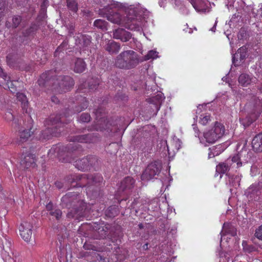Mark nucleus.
Returning a JSON list of instances; mask_svg holds the SVG:
<instances>
[{"label":"nucleus","mask_w":262,"mask_h":262,"mask_svg":"<svg viewBox=\"0 0 262 262\" xmlns=\"http://www.w3.org/2000/svg\"><path fill=\"white\" fill-rule=\"evenodd\" d=\"M138 9L134 6L126 7L125 4L112 0L102 9L99 10V14L113 24L122 26L134 31H140L143 23L137 13Z\"/></svg>","instance_id":"nucleus-1"},{"label":"nucleus","mask_w":262,"mask_h":262,"mask_svg":"<svg viewBox=\"0 0 262 262\" xmlns=\"http://www.w3.org/2000/svg\"><path fill=\"white\" fill-rule=\"evenodd\" d=\"M142 61L135 52L127 50L122 52L116 57L115 65L120 69H130Z\"/></svg>","instance_id":"nucleus-2"},{"label":"nucleus","mask_w":262,"mask_h":262,"mask_svg":"<svg viewBox=\"0 0 262 262\" xmlns=\"http://www.w3.org/2000/svg\"><path fill=\"white\" fill-rule=\"evenodd\" d=\"M249 159L248 152L246 150H242L231 159H228L226 162L217 165L216 167V172L224 174L229 170L230 167L235 168L241 167L243 164L248 162Z\"/></svg>","instance_id":"nucleus-3"},{"label":"nucleus","mask_w":262,"mask_h":262,"mask_svg":"<svg viewBox=\"0 0 262 262\" xmlns=\"http://www.w3.org/2000/svg\"><path fill=\"white\" fill-rule=\"evenodd\" d=\"M225 132L223 124L216 122L213 126L204 132L203 137L200 138V143L205 146H207V143H214L224 135Z\"/></svg>","instance_id":"nucleus-4"},{"label":"nucleus","mask_w":262,"mask_h":262,"mask_svg":"<svg viewBox=\"0 0 262 262\" xmlns=\"http://www.w3.org/2000/svg\"><path fill=\"white\" fill-rule=\"evenodd\" d=\"M250 109L248 116L245 118L240 120L241 123L245 127L250 125L260 116L262 112L261 102L258 100L255 105H250Z\"/></svg>","instance_id":"nucleus-5"},{"label":"nucleus","mask_w":262,"mask_h":262,"mask_svg":"<svg viewBox=\"0 0 262 262\" xmlns=\"http://www.w3.org/2000/svg\"><path fill=\"white\" fill-rule=\"evenodd\" d=\"M221 247L222 249L225 248L227 244V241L224 242L225 239H227L229 236H234L236 234V230L229 223H224L223 226L222 230L221 232Z\"/></svg>","instance_id":"nucleus-6"},{"label":"nucleus","mask_w":262,"mask_h":262,"mask_svg":"<svg viewBox=\"0 0 262 262\" xmlns=\"http://www.w3.org/2000/svg\"><path fill=\"white\" fill-rule=\"evenodd\" d=\"M161 165L155 162L149 164L143 173L141 178L143 180H149L160 172Z\"/></svg>","instance_id":"nucleus-7"},{"label":"nucleus","mask_w":262,"mask_h":262,"mask_svg":"<svg viewBox=\"0 0 262 262\" xmlns=\"http://www.w3.org/2000/svg\"><path fill=\"white\" fill-rule=\"evenodd\" d=\"M32 228V224L27 221L23 222L19 226L20 235L22 238L27 242H29L31 238Z\"/></svg>","instance_id":"nucleus-8"},{"label":"nucleus","mask_w":262,"mask_h":262,"mask_svg":"<svg viewBox=\"0 0 262 262\" xmlns=\"http://www.w3.org/2000/svg\"><path fill=\"white\" fill-rule=\"evenodd\" d=\"M113 36L115 39L126 42L131 38L132 34L123 29L118 28L113 31Z\"/></svg>","instance_id":"nucleus-9"},{"label":"nucleus","mask_w":262,"mask_h":262,"mask_svg":"<svg viewBox=\"0 0 262 262\" xmlns=\"http://www.w3.org/2000/svg\"><path fill=\"white\" fill-rule=\"evenodd\" d=\"M256 81L257 79L255 77L245 73L242 74L238 77L239 83L243 86H247Z\"/></svg>","instance_id":"nucleus-10"},{"label":"nucleus","mask_w":262,"mask_h":262,"mask_svg":"<svg viewBox=\"0 0 262 262\" xmlns=\"http://www.w3.org/2000/svg\"><path fill=\"white\" fill-rule=\"evenodd\" d=\"M194 9L199 12H205L207 10V1L206 0H190Z\"/></svg>","instance_id":"nucleus-11"},{"label":"nucleus","mask_w":262,"mask_h":262,"mask_svg":"<svg viewBox=\"0 0 262 262\" xmlns=\"http://www.w3.org/2000/svg\"><path fill=\"white\" fill-rule=\"evenodd\" d=\"M164 99L165 97L162 92H159L156 96L150 98L149 101L154 105L157 112L160 110V105Z\"/></svg>","instance_id":"nucleus-12"},{"label":"nucleus","mask_w":262,"mask_h":262,"mask_svg":"<svg viewBox=\"0 0 262 262\" xmlns=\"http://www.w3.org/2000/svg\"><path fill=\"white\" fill-rule=\"evenodd\" d=\"M20 163L24 168H28L31 166H34L35 164V157L34 155L30 154L24 156Z\"/></svg>","instance_id":"nucleus-13"},{"label":"nucleus","mask_w":262,"mask_h":262,"mask_svg":"<svg viewBox=\"0 0 262 262\" xmlns=\"http://www.w3.org/2000/svg\"><path fill=\"white\" fill-rule=\"evenodd\" d=\"M247 55V48L245 47L240 48L237 53L233 55L232 56V62L235 66L237 65L236 61L239 58L240 61H242L246 57Z\"/></svg>","instance_id":"nucleus-14"},{"label":"nucleus","mask_w":262,"mask_h":262,"mask_svg":"<svg viewBox=\"0 0 262 262\" xmlns=\"http://www.w3.org/2000/svg\"><path fill=\"white\" fill-rule=\"evenodd\" d=\"M120 43L113 40H109L105 46V50L111 54L118 53L120 50Z\"/></svg>","instance_id":"nucleus-15"},{"label":"nucleus","mask_w":262,"mask_h":262,"mask_svg":"<svg viewBox=\"0 0 262 262\" xmlns=\"http://www.w3.org/2000/svg\"><path fill=\"white\" fill-rule=\"evenodd\" d=\"M252 146L256 151H262V133L256 135L252 140Z\"/></svg>","instance_id":"nucleus-16"},{"label":"nucleus","mask_w":262,"mask_h":262,"mask_svg":"<svg viewBox=\"0 0 262 262\" xmlns=\"http://www.w3.org/2000/svg\"><path fill=\"white\" fill-rule=\"evenodd\" d=\"M75 167L80 170H86L89 169L90 161L88 158H83L75 162Z\"/></svg>","instance_id":"nucleus-17"},{"label":"nucleus","mask_w":262,"mask_h":262,"mask_svg":"<svg viewBox=\"0 0 262 262\" xmlns=\"http://www.w3.org/2000/svg\"><path fill=\"white\" fill-rule=\"evenodd\" d=\"M4 78L6 79V80L2 79L0 80L1 85L5 89H9L12 92L15 91V86L13 82L10 80V77L6 75V78L4 77Z\"/></svg>","instance_id":"nucleus-18"},{"label":"nucleus","mask_w":262,"mask_h":262,"mask_svg":"<svg viewBox=\"0 0 262 262\" xmlns=\"http://www.w3.org/2000/svg\"><path fill=\"white\" fill-rule=\"evenodd\" d=\"M208 158H211L215 156H217L224 151V148L222 145H217L213 146L209 149Z\"/></svg>","instance_id":"nucleus-19"},{"label":"nucleus","mask_w":262,"mask_h":262,"mask_svg":"<svg viewBox=\"0 0 262 262\" xmlns=\"http://www.w3.org/2000/svg\"><path fill=\"white\" fill-rule=\"evenodd\" d=\"M85 67L86 65L84 61L82 59L78 58L75 62L74 70L75 72L81 73L84 71Z\"/></svg>","instance_id":"nucleus-20"},{"label":"nucleus","mask_w":262,"mask_h":262,"mask_svg":"<svg viewBox=\"0 0 262 262\" xmlns=\"http://www.w3.org/2000/svg\"><path fill=\"white\" fill-rule=\"evenodd\" d=\"M134 180L129 177L125 178L121 184V189L124 190L125 189H130L134 184Z\"/></svg>","instance_id":"nucleus-21"},{"label":"nucleus","mask_w":262,"mask_h":262,"mask_svg":"<svg viewBox=\"0 0 262 262\" xmlns=\"http://www.w3.org/2000/svg\"><path fill=\"white\" fill-rule=\"evenodd\" d=\"M94 26L102 31H106L107 30L108 23L104 20L98 19L94 22Z\"/></svg>","instance_id":"nucleus-22"},{"label":"nucleus","mask_w":262,"mask_h":262,"mask_svg":"<svg viewBox=\"0 0 262 262\" xmlns=\"http://www.w3.org/2000/svg\"><path fill=\"white\" fill-rule=\"evenodd\" d=\"M16 96L18 101L21 102L23 109H27L28 104V101L26 96L24 94L21 93H17Z\"/></svg>","instance_id":"nucleus-23"},{"label":"nucleus","mask_w":262,"mask_h":262,"mask_svg":"<svg viewBox=\"0 0 262 262\" xmlns=\"http://www.w3.org/2000/svg\"><path fill=\"white\" fill-rule=\"evenodd\" d=\"M211 121V117L209 113H204L199 116V123L203 125H206Z\"/></svg>","instance_id":"nucleus-24"},{"label":"nucleus","mask_w":262,"mask_h":262,"mask_svg":"<svg viewBox=\"0 0 262 262\" xmlns=\"http://www.w3.org/2000/svg\"><path fill=\"white\" fill-rule=\"evenodd\" d=\"M159 53L156 50H150L148 51L147 55L144 56V60H148L149 59H155L159 57Z\"/></svg>","instance_id":"nucleus-25"},{"label":"nucleus","mask_w":262,"mask_h":262,"mask_svg":"<svg viewBox=\"0 0 262 262\" xmlns=\"http://www.w3.org/2000/svg\"><path fill=\"white\" fill-rule=\"evenodd\" d=\"M233 255V252L229 251L226 253H221L220 254V262H229V258Z\"/></svg>","instance_id":"nucleus-26"},{"label":"nucleus","mask_w":262,"mask_h":262,"mask_svg":"<svg viewBox=\"0 0 262 262\" xmlns=\"http://www.w3.org/2000/svg\"><path fill=\"white\" fill-rule=\"evenodd\" d=\"M67 6L74 12H76L78 9L77 4L75 0H67Z\"/></svg>","instance_id":"nucleus-27"},{"label":"nucleus","mask_w":262,"mask_h":262,"mask_svg":"<svg viewBox=\"0 0 262 262\" xmlns=\"http://www.w3.org/2000/svg\"><path fill=\"white\" fill-rule=\"evenodd\" d=\"M21 17L19 16H15L12 18V27H17L21 21Z\"/></svg>","instance_id":"nucleus-28"},{"label":"nucleus","mask_w":262,"mask_h":262,"mask_svg":"<svg viewBox=\"0 0 262 262\" xmlns=\"http://www.w3.org/2000/svg\"><path fill=\"white\" fill-rule=\"evenodd\" d=\"M91 117L88 114H82L80 117V121L83 122H88L90 121Z\"/></svg>","instance_id":"nucleus-29"},{"label":"nucleus","mask_w":262,"mask_h":262,"mask_svg":"<svg viewBox=\"0 0 262 262\" xmlns=\"http://www.w3.org/2000/svg\"><path fill=\"white\" fill-rule=\"evenodd\" d=\"M51 215L55 216L57 220H58L61 216L62 212L59 210L57 209L55 211H52L50 212Z\"/></svg>","instance_id":"nucleus-30"},{"label":"nucleus","mask_w":262,"mask_h":262,"mask_svg":"<svg viewBox=\"0 0 262 262\" xmlns=\"http://www.w3.org/2000/svg\"><path fill=\"white\" fill-rule=\"evenodd\" d=\"M31 136L30 130H25L20 133V137L23 139H27Z\"/></svg>","instance_id":"nucleus-31"},{"label":"nucleus","mask_w":262,"mask_h":262,"mask_svg":"<svg viewBox=\"0 0 262 262\" xmlns=\"http://www.w3.org/2000/svg\"><path fill=\"white\" fill-rule=\"evenodd\" d=\"M255 236L259 239L262 240V225L255 230Z\"/></svg>","instance_id":"nucleus-32"},{"label":"nucleus","mask_w":262,"mask_h":262,"mask_svg":"<svg viewBox=\"0 0 262 262\" xmlns=\"http://www.w3.org/2000/svg\"><path fill=\"white\" fill-rule=\"evenodd\" d=\"M242 246L243 247V250L245 252H250L252 251L253 248L248 246L246 241H243L242 243Z\"/></svg>","instance_id":"nucleus-33"},{"label":"nucleus","mask_w":262,"mask_h":262,"mask_svg":"<svg viewBox=\"0 0 262 262\" xmlns=\"http://www.w3.org/2000/svg\"><path fill=\"white\" fill-rule=\"evenodd\" d=\"M5 119L7 121H11L13 119V115L11 111H8L5 114Z\"/></svg>","instance_id":"nucleus-34"},{"label":"nucleus","mask_w":262,"mask_h":262,"mask_svg":"<svg viewBox=\"0 0 262 262\" xmlns=\"http://www.w3.org/2000/svg\"><path fill=\"white\" fill-rule=\"evenodd\" d=\"M102 122H103V123L105 124V125L106 126V128L103 126H102V127L97 126L96 127V129L97 130H102L103 129H105L107 128L108 121L106 119H103V120L101 121V122L99 124H101Z\"/></svg>","instance_id":"nucleus-35"},{"label":"nucleus","mask_w":262,"mask_h":262,"mask_svg":"<svg viewBox=\"0 0 262 262\" xmlns=\"http://www.w3.org/2000/svg\"><path fill=\"white\" fill-rule=\"evenodd\" d=\"M5 8V0H0V17L2 16V13L3 12Z\"/></svg>","instance_id":"nucleus-36"},{"label":"nucleus","mask_w":262,"mask_h":262,"mask_svg":"<svg viewBox=\"0 0 262 262\" xmlns=\"http://www.w3.org/2000/svg\"><path fill=\"white\" fill-rule=\"evenodd\" d=\"M192 127H193V130L195 132V136L198 137L200 138V137L199 136V131L198 129V127H197L196 124H192Z\"/></svg>","instance_id":"nucleus-37"},{"label":"nucleus","mask_w":262,"mask_h":262,"mask_svg":"<svg viewBox=\"0 0 262 262\" xmlns=\"http://www.w3.org/2000/svg\"><path fill=\"white\" fill-rule=\"evenodd\" d=\"M4 77L6 78V74L3 72V69L0 66V78L4 80H6V79L4 78Z\"/></svg>","instance_id":"nucleus-38"},{"label":"nucleus","mask_w":262,"mask_h":262,"mask_svg":"<svg viewBox=\"0 0 262 262\" xmlns=\"http://www.w3.org/2000/svg\"><path fill=\"white\" fill-rule=\"evenodd\" d=\"M78 139H77V140L79 142H86L88 141L85 139V136H81V137H78Z\"/></svg>","instance_id":"nucleus-39"},{"label":"nucleus","mask_w":262,"mask_h":262,"mask_svg":"<svg viewBox=\"0 0 262 262\" xmlns=\"http://www.w3.org/2000/svg\"><path fill=\"white\" fill-rule=\"evenodd\" d=\"M69 194H67V195H64V196H63L61 199V201L63 203H66L68 201V200L69 199Z\"/></svg>","instance_id":"nucleus-40"},{"label":"nucleus","mask_w":262,"mask_h":262,"mask_svg":"<svg viewBox=\"0 0 262 262\" xmlns=\"http://www.w3.org/2000/svg\"><path fill=\"white\" fill-rule=\"evenodd\" d=\"M183 30L185 31L186 32H188V33H191L192 32V29L188 28V27L184 29Z\"/></svg>","instance_id":"nucleus-41"},{"label":"nucleus","mask_w":262,"mask_h":262,"mask_svg":"<svg viewBox=\"0 0 262 262\" xmlns=\"http://www.w3.org/2000/svg\"><path fill=\"white\" fill-rule=\"evenodd\" d=\"M217 20H215V24H214V26H213V27L212 28H211L210 29V31H212V32H215V31L216 25V24H217Z\"/></svg>","instance_id":"nucleus-42"},{"label":"nucleus","mask_w":262,"mask_h":262,"mask_svg":"<svg viewBox=\"0 0 262 262\" xmlns=\"http://www.w3.org/2000/svg\"><path fill=\"white\" fill-rule=\"evenodd\" d=\"M239 179L238 178H237V182L234 184H232V185L234 187H236L237 186H239Z\"/></svg>","instance_id":"nucleus-43"},{"label":"nucleus","mask_w":262,"mask_h":262,"mask_svg":"<svg viewBox=\"0 0 262 262\" xmlns=\"http://www.w3.org/2000/svg\"><path fill=\"white\" fill-rule=\"evenodd\" d=\"M102 180V177H99L98 178V181L96 180L95 179V178H92V181H93V182H96H96H100V181H101Z\"/></svg>","instance_id":"nucleus-44"},{"label":"nucleus","mask_w":262,"mask_h":262,"mask_svg":"<svg viewBox=\"0 0 262 262\" xmlns=\"http://www.w3.org/2000/svg\"><path fill=\"white\" fill-rule=\"evenodd\" d=\"M66 79H67V81L68 80H69L71 82V85H73V80L72 79H71L69 77H67Z\"/></svg>","instance_id":"nucleus-45"},{"label":"nucleus","mask_w":262,"mask_h":262,"mask_svg":"<svg viewBox=\"0 0 262 262\" xmlns=\"http://www.w3.org/2000/svg\"><path fill=\"white\" fill-rule=\"evenodd\" d=\"M52 101L55 102H58L57 99L55 97H52Z\"/></svg>","instance_id":"nucleus-46"},{"label":"nucleus","mask_w":262,"mask_h":262,"mask_svg":"<svg viewBox=\"0 0 262 262\" xmlns=\"http://www.w3.org/2000/svg\"><path fill=\"white\" fill-rule=\"evenodd\" d=\"M42 138L44 139H48L49 138V136L48 135H43Z\"/></svg>","instance_id":"nucleus-47"},{"label":"nucleus","mask_w":262,"mask_h":262,"mask_svg":"<svg viewBox=\"0 0 262 262\" xmlns=\"http://www.w3.org/2000/svg\"><path fill=\"white\" fill-rule=\"evenodd\" d=\"M87 106H88V103L86 102L85 104H84V106L82 107V109H84V108H86Z\"/></svg>","instance_id":"nucleus-48"},{"label":"nucleus","mask_w":262,"mask_h":262,"mask_svg":"<svg viewBox=\"0 0 262 262\" xmlns=\"http://www.w3.org/2000/svg\"><path fill=\"white\" fill-rule=\"evenodd\" d=\"M254 187L253 185L251 186V187L249 188V192H251V189H252V188Z\"/></svg>","instance_id":"nucleus-49"},{"label":"nucleus","mask_w":262,"mask_h":262,"mask_svg":"<svg viewBox=\"0 0 262 262\" xmlns=\"http://www.w3.org/2000/svg\"><path fill=\"white\" fill-rule=\"evenodd\" d=\"M167 151H168V154L170 155V151H169V147L168 146V145H167Z\"/></svg>","instance_id":"nucleus-50"},{"label":"nucleus","mask_w":262,"mask_h":262,"mask_svg":"<svg viewBox=\"0 0 262 262\" xmlns=\"http://www.w3.org/2000/svg\"><path fill=\"white\" fill-rule=\"evenodd\" d=\"M60 49V47H58L57 50L55 52V54L57 53V52Z\"/></svg>","instance_id":"nucleus-51"},{"label":"nucleus","mask_w":262,"mask_h":262,"mask_svg":"<svg viewBox=\"0 0 262 262\" xmlns=\"http://www.w3.org/2000/svg\"><path fill=\"white\" fill-rule=\"evenodd\" d=\"M179 148H180V145H179V146H178V147L177 146V147H176V150H177H177H178V149H179Z\"/></svg>","instance_id":"nucleus-52"},{"label":"nucleus","mask_w":262,"mask_h":262,"mask_svg":"<svg viewBox=\"0 0 262 262\" xmlns=\"http://www.w3.org/2000/svg\"><path fill=\"white\" fill-rule=\"evenodd\" d=\"M226 79H227V78H226V77H223V78H222V80H223V81H225V80H226Z\"/></svg>","instance_id":"nucleus-53"},{"label":"nucleus","mask_w":262,"mask_h":262,"mask_svg":"<svg viewBox=\"0 0 262 262\" xmlns=\"http://www.w3.org/2000/svg\"><path fill=\"white\" fill-rule=\"evenodd\" d=\"M159 4H160V6L162 7L161 2H159Z\"/></svg>","instance_id":"nucleus-54"},{"label":"nucleus","mask_w":262,"mask_h":262,"mask_svg":"<svg viewBox=\"0 0 262 262\" xmlns=\"http://www.w3.org/2000/svg\"><path fill=\"white\" fill-rule=\"evenodd\" d=\"M61 84H62V85L65 84H64V82H63L61 83Z\"/></svg>","instance_id":"nucleus-55"},{"label":"nucleus","mask_w":262,"mask_h":262,"mask_svg":"<svg viewBox=\"0 0 262 262\" xmlns=\"http://www.w3.org/2000/svg\"><path fill=\"white\" fill-rule=\"evenodd\" d=\"M144 246H146V247H147V244H145V245H144Z\"/></svg>","instance_id":"nucleus-56"}]
</instances>
